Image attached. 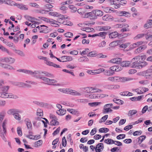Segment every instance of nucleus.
Returning a JSON list of instances; mask_svg holds the SVG:
<instances>
[{
  "label": "nucleus",
  "mask_w": 152,
  "mask_h": 152,
  "mask_svg": "<svg viewBox=\"0 0 152 152\" xmlns=\"http://www.w3.org/2000/svg\"><path fill=\"white\" fill-rule=\"evenodd\" d=\"M119 35V34L117 32L115 31L110 33L109 37L110 39H114L118 37Z\"/></svg>",
  "instance_id": "obj_12"
},
{
  "label": "nucleus",
  "mask_w": 152,
  "mask_h": 152,
  "mask_svg": "<svg viewBox=\"0 0 152 152\" xmlns=\"http://www.w3.org/2000/svg\"><path fill=\"white\" fill-rule=\"evenodd\" d=\"M107 80L108 81L114 83L119 82H125L126 81L133 80V78L129 77H126L118 76H115L109 77L107 78Z\"/></svg>",
  "instance_id": "obj_1"
},
{
  "label": "nucleus",
  "mask_w": 152,
  "mask_h": 152,
  "mask_svg": "<svg viewBox=\"0 0 152 152\" xmlns=\"http://www.w3.org/2000/svg\"><path fill=\"white\" fill-rule=\"evenodd\" d=\"M58 17H59L60 18L57 19V22L59 23L63 24V21L65 20L63 19V17H64V15L60 14L59 15Z\"/></svg>",
  "instance_id": "obj_37"
},
{
  "label": "nucleus",
  "mask_w": 152,
  "mask_h": 152,
  "mask_svg": "<svg viewBox=\"0 0 152 152\" xmlns=\"http://www.w3.org/2000/svg\"><path fill=\"white\" fill-rule=\"evenodd\" d=\"M120 95L123 96H128L129 94V92L125 91L121 92L120 93Z\"/></svg>",
  "instance_id": "obj_63"
},
{
  "label": "nucleus",
  "mask_w": 152,
  "mask_h": 152,
  "mask_svg": "<svg viewBox=\"0 0 152 152\" xmlns=\"http://www.w3.org/2000/svg\"><path fill=\"white\" fill-rule=\"evenodd\" d=\"M125 134H120L117 136L116 138L118 140L123 139L125 137Z\"/></svg>",
  "instance_id": "obj_51"
},
{
  "label": "nucleus",
  "mask_w": 152,
  "mask_h": 152,
  "mask_svg": "<svg viewBox=\"0 0 152 152\" xmlns=\"http://www.w3.org/2000/svg\"><path fill=\"white\" fill-rule=\"evenodd\" d=\"M68 53L70 54L76 55L78 54V51L76 50H73V51H69Z\"/></svg>",
  "instance_id": "obj_54"
},
{
  "label": "nucleus",
  "mask_w": 152,
  "mask_h": 152,
  "mask_svg": "<svg viewBox=\"0 0 152 152\" xmlns=\"http://www.w3.org/2000/svg\"><path fill=\"white\" fill-rule=\"evenodd\" d=\"M89 50L88 48H86L85 49V50L82 51V53H81V55H82L83 54V55L86 54L87 53H89Z\"/></svg>",
  "instance_id": "obj_61"
},
{
  "label": "nucleus",
  "mask_w": 152,
  "mask_h": 152,
  "mask_svg": "<svg viewBox=\"0 0 152 152\" xmlns=\"http://www.w3.org/2000/svg\"><path fill=\"white\" fill-rule=\"evenodd\" d=\"M121 59L120 58H116L112 59L109 62L116 64H119L121 63Z\"/></svg>",
  "instance_id": "obj_14"
},
{
  "label": "nucleus",
  "mask_w": 152,
  "mask_h": 152,
  "mask_svg": "<svg viewBox=\"0 0 152 152\" xmlns=\"http://www.w3.org/2000/svg\"><path fill=\"white\" fill-rule=\"evenodd\" d=\"M17 132L19 136H21L22 135L21 128V127H18L17 128Z\"/></svg>",
  "instance_id": "obj_50"
},
{
  "label": "nucleus",
  "mask_w": 152,
  "mask_h": 152,
  "mask_svg": "<svg viewBox=\"0 0 152 152\" xmlns=\"http://www.w3.org/2000/svg\"><path fill=\"white\" fill-rule=\"evenodd\" d=\"M67 110L70 113L74 115H76L77 112V111L75 110L72 109H67Z\"/></svg>",
  "instance_id": "obj_36"
},
{
  "label": "nucleus",
  "mask_w": 152,
  "mask_h": 152,
  "mask_svg": "<svg viewBox=\"0 0 152 152\" xmlns=\"http://www.w3.org/2000/svg\"><path fill=\"white\" fill-rule=\"evenodd\" d=\"M89 98L90 99H97L98 96L97 94H91L90 95L88 96Z\"/></svg>",
  "instance_id": "obj_38"
},
{
  "label": "nucleus",
  "mask_w": 152,
  "mask_h": 152,
  "mask_svg": "<svg viewBox=\"0 0 152 152\" xmlns=\"http://www.w3.org/2000/svg\"><path fill=\"white\" fill-rule=\"evenodd\" d=\"M69 8L70 9L72 10V12H76L77 10V8L73 5H70L69 6Z\"/></svg>",
  "instance_id": "obj_45"
},
{
  "label": "nucleus",
  "mask_w": 152,
  "mask_h": 152,
  "mask_svg": "<svg viewBox=\"0 0 152 152\" xmlns=\"http://www.w3.org/2000/svg\"><path fill=\"white\" fill-rule=\"evenodd\" d=\"M26 124L27 129H29L32 128V124L31 121L28 118H26L24 120Z\"/></svg>",
  "instance_id": "obj_19"
},
{
  "label": "nucleus",
  "mask_w": 152,
  "mask_h": 152,
  "mask_svg": "<svg viewBox=\"0 0 152 152\" xmlns=\"http://www.w3.org/2000/svg\"><path fill=\"white\" fill-rule=\"evenodd\" d=\"M98 28L99 30L101 31L107 30L110 28V27L107 26H99Z\"/></svg>",
  "instance_id": "obj_32"
},
{
  "label": "nucleus",
  "mask_w": 152,
  "mask_h": 152,
  "mask_svg": "<svg viewBox=\"0 0 152 152\" xmlns=\"http://www.w3.org/2000/svg\"><path fill=\"white\" fill-rule=\"evenodd\" d=\"M0 49L3 51L6 52L8 54H10V52L8 50L4 47L1 45H0Z\"/></svg>",
  "instance_id": "obj_40"
},
{
  "label": "nucleus",
  "mask_w": 152,
  "mask_h": 152,
  "mask_svg": "<svg viewBox=\"0 0 152 152\" xmlns=\"http://www.w3.org/2000/svg\"><path fill=\"white\" fill-rule=\"evenodd\" d=\"M33 102L37 105L40 106L42 107H46L48 105V104L46 103L40 102L37 101H34Z\"/></svg>",
  "instance_id": "obj_16"
},
{
  "label": "nucleus",
  "mask_w": 152,
  "mask_h": 152,
  "mask_svg": "<svg viewBox=\"0 0 152 152\" xmlns=\"http://www.w3.org/2000/svg\"><path fill=\"white\" fill-rule=\"evenodd\" d=\"M145 47H140L135 50L134 51V53L138 54L144 50L145 49Z\"/></svg>",
  "instance_id": "obj_27"
},
{
  "label": "nucleus",
  "mask_w": 152,
  "mask_h": 152,
  "mask_svg": "<svg viewBox=\"0 0 152 152\" xmlns=\"http://www.w3.org/2000/svg\"><path fill=\"white\" fill-rule=\"evenodd\" d=\"M142 132L141 131H136L133 133V135L134 136L140 135L141 134Z\"/></svg>",
  "instance_id": "obj_60"
},
{
  "label": "nucleus",
  "mask_w": 152,
  "mask_h": 152,
  "mask_svg": "<svg viewBox=\"0 0 152 152\" xmlns=\"http://www.w3.org/2000/svg\"><path fill=\"white\" fill-rule=\"evenodd\" d=\"M42 72V73L39 74L34 75V77H36L37 78L42 79L45 82H46L47 84L49 85L50 79L44 77H42L41 76L43 75H42V74H43L45 75V76L50 77H51L53 75L48 72Z\"/></svg>",
  "instance_id": "obj_2"
},
{
  "label": "nucleus",
  "mask_w": 152,
  "mask_h": 152,
  "mask_svg": "<svg viewBox=\"0 0 152 152\" xmlns=\"http://www.w3.org/2000/svg\"><path fill=\"white\" fill-rule=\"evenodd\" d=\"M13 50L16 53L21 56H25V55L23 52L20 50L13 49Z\"/></svg>",
  "instance_id": "obj_30"
},
{
  "label": "nucleus",
  "mask_w": 152,
  "mask_h": 152,
  "mask_svg": "<svg viewBox=\"0 0 152 152\" xmlns=\"http://www.w3.org/2000/svg\"><path fill=\"white\" fill-rule=\"evenodd\" d=\"M42 144V140H38L34 143V147L35 148H37L41 145Z\"/></svg>",
  "instance_id": "obj_31"
},
{
  "label": "nucleus",
  "mask_w": 152,
  "mask_h": 152,
  "mask_svg": "<svg viewBox=\"0 0 152 152\" xmlns=\"http://www.w3.org/2000/svg\"><path fill=\"white\" fill-rule=\"evenodd\" d=\"M5 113V111L1 112L0 113V121H2L4 119V114Z\"/></svg>",
  "instance_id": "obj_56"
},
{
  "label": "nucleus",
  "mask_w": 152,
  "mask_h": 152,
  "mask_svg": "<svg viewBox=\"0 0 152 152\" xmlns=\"http://www.w3.org/2000/svg\"><path fill=\"white\" fill-rule=\"evenodd\" d=\"M152 26V20H149L147 21V23L145 24L144 27V28H150Z\"/></svg>",
  "instance_id": "obj_25"
},
{
  "label": "nucleus",
  "mask_w": 152,
  "mask_h": 152,
  "mask_svg": "<svg viewBox=\"0 0 152 152\" xmlns=\"http://www.w3.org/2000/svg\"><path fill=\"white\" fill-rule=\"evenodd\" d=\"M119 14L120 16H124L127 17H130V14L128 12L126 11H121L119 12Z\"/></svg>",
  "instance_id": "obj_23"
},
{
  "label": "nucleus",
  "mask_w": 152,
  "mask_h": 152,
  "mask_svg": "<svg viewBox=\"0 0 152 152\" xmlns=\"http://www.w3.org/2000/svg\"><path fill=\"white\" fill-rule=\"evenodd\" d=\"M115 86H114L113 85L106 84L104 85L103 86V87L106 89L111 90L113 88H115Z\"/></svg>",
  "instance_id": "obj_26"
},
{
  "label": "nucleus",
  "mask_w": 152,
  "mask_h": 152,
  "mask_svg": "<svg viewBox=\"0 0 152 152\" xmlns=\"http://www.w3.org/2000/svg\"><path fill=\"white\" fill-rule=\"evenodd\" d=\"M111 140L112 139H107L104 140V142L108 144H111Z\"/></svg>",
  "instance_id": "obj_64"
},
{
  "label": "nucleus",
  "mask_w": 152,
  "mask_h": 152,
  "mask_svg": "<svg viewBox=\"0 0 152 152\" xmlns=\"http://www.w3.org/2000/svg\"><path fill=\"white\" fill-rule=\"evenodd\" d=\"M17 112H19L18 110L15 109H12L7 111V113L8 115H14Z\"/></svg>",
  "instance_id": "obj_18"
},
{
  "label": "nucleus",
  "mask_w": 152,
  "mask_h": 152,
  "mask_svg": "<svg viewBox=\"0 0 152 152\" xmlns=\"http://www.w3.org/2000/svg\"><path fill=\"white\" fill-rule=\"evenodd\" d=\"M66 112V111L64 109H59L56 111V113L59 115H64Z\"/></svg>",
  "instance_id": "obj_24"
},
{
  "label": "nucleus",
  "mask_w": 152,
  "mask_h": 152,
  "mask_svg": "<svg viewBox=\"0 0 152 152\" xmlns=\"http://www.w3.org/2000/svg\"><path fill=\"white\" fill-rule=\"evenodd\" d=\"M4 61L10 64H12L14 63L15 61V59L11 57H7L5 58L4 59Z\"/></svg>",
  "instance_id": "obj_17"
},
{
  "label": "nucleus",
  "mask_w": 152,
  "mask_h": 152,
  "mask_svg": "<svg viewBox=\"0 0 152 152\" xmlns=\"http://www.w3.org/2000/svg\"><path fill=\"white\" fill-rule=\"evenodd\" d=\"M26 83H24L22 82H17L16 83V85L20 87L23 88H31V86L29 84H36L34 82H32L29 81H26Z\"/></svg>",
  "instance_id": "obj_3"
},
{
  "label": "nucleus",
  "mask_w": 152,
  "mask_h": 152,
  "mask_svg": "<svg viewBox=\"0 0 152 152\" xmlns=\"http://www.w3.org/2000/svg\"><path fill=\"white\" fill-rule=\"evenodd\" d=\"M121 66L122 68L124 67H128L130 64V62L129 61H123L121 63Z\"/></svg>",
  "instance_id": "obj_22"
},
{
  "label": "nucleus",
  "mask_w": 152,
  "mask_h": 152,
  "mask_svg": "<svg viewBox=\"0 0 152 152\" xmlns=\"http://www.w3.org/2000/svg\"><path fill=\"white\" fill-rule=\"evenodd\" d=\"M37 113L38 115L42 116L43 114V112L42 110L40 108H38L37 110Z\"/></svg>",
  "instance_id": "obj_53"
},
{
  "label": "nucleus",
  "mask_w": 152,
  "mask_h": 152,
  "mask_svg": "<svg viewBox=\"0 0 152 152\" xmlns=\"http://www.w3.org/2000/svg\"><path fill=\"white\" fill-rule=\"evenodd\" d=\"M148 64L145 61L140 62L137 66L135 68L136 69H140L145 67Z\"/></svg>",
  "instance_id": "obj_13"
},
{
  "label": "nucleus",
  "mask_w": 152,
  "mask_h": 152,
  "mask_svg": "<svg viewBox=\"0 0 152 152\" xmlns=\"http://www.w3.org/2000/svg\"><path fill=\"white\" fill-rule=\"evenodd\" d=\"M61 130V128L60 127H59L53 133V136H55Z\"/></svg>",
  "instance_id": "obj_57"
},
{
  "label": "nucleus",
  "mask_w": 152,
  "mask_h": 152,
  "mask_svg": "<svg viewBox=\"0 0 152 152\" xmlns=\"http://www.w3.org/2000/svg\"><path fill=\"white\" fill-rule=\"evenodd\" d=\"M91 90L92 91V93L94 92H101L103 91L102 90L100 89L92 87H91Z\"/></svg>",
  "instance_id": "obj_35"
},
{
  "label": "nucleus",
  "mask_w": 152,
  "mask_h": 152,
  "mask_svg": "<svg viewBox=\"0 0 152 152\" xmlns=\"http://www.w3.org/2000/svg\"><path fill=\"white\" fill-rule=\"evenodd\" d=\"M57 119H52L50 122V125H57L59 124V122L57 121Z\"/></svg>",
  "instance_id": "obj_33"
},
{
  "label": "nucleus",
  "mask_w": 152,
  "mask_h": 152,
  "mask_svg": "<svg viewBox=\"0 0 152 152\" xmlns=\"http://www.w3.org/2000/svg\"><path fill=\"white\" fill-rule=\"evenodd\" d=\"M9 88V87L8 86H4V81L2 80L0 81V91L7 92Z\"/></svg>",
  "instance_id": "obj_8"
},
{
  "label": "nucleus",
  "mask_w": 152,
  "mask_h": 152,
  "mask_svg": "<svg viewBox=\"0 0 152 152\" xmlns=\"http://www.w3.org/2000/svg\"><path fill=\"white\" fill-rule=\"evenodd\" d=\"M49 14L51 16L55 17H58L60 14L57 12H50L49 13Z\"/></svg>",
  "instance_id": "obj_43"
},
{
  "label": "nucleus",
  "mask_w": 152,
  "mask_h": 152,
  "mask_svg": "<svg viewBox=\"0 0 152 152\" xmlns=\"http://www.w3.org/2000/svg\"><path fill=\"white\" fill-rule=\"evenodd\" d=\"M19 71L20 72H22L26 74L33 75V76H34V75L39 74L42 73V72H40L39 71H34V72H33L31 70L24 69H19Z\"/></svg>",
  "instance_id": "obj_7"
},
{
  "label": "nucleus",
  "mask_w": 152,
  "mask_h": 152,
  "mask_svg": "<svg viewBox=\"0 0 152 152\" xmlns=\"http://www.w3.org/2000/svg\"><path fill=\"white\" fill-rule=\"evenodd\" d=\"M139 56H137L133 58L131 62L132 63V67L133 68H135L141 61Z\"/></svg>",
  "instance_id": "obj_6"
},
{
  "label": "nucleus",
  "mask_w": 152,
  "mask_h": 152,
  "mask_svg": "<svg viewBox=\"0 0 152 152\" xmlns=\"http://www.w3.org/2000/svg\"><path fill=\"white\" fill-rule=\"evenodd\" d=\"M113 18L112 16H109L108 15H106L102 17V19L104 21H109L112 19Z\"/></svg>",
  "instance_id": "obj_29"
},
{
  "label": "nucleus",
  "mask_w": 152,
  "mask_h": 152,
  "mask_svg": "<svg viewBox=\"0 0 152 152\" xmlns=\"http://www.w3.org/2000/svg\"><path fill=\"white\" fill-rule=\"evenodd\" d=\"M6 104V102L5 100H3L0 99V106L4 107Z\"/></svg>",
  "instance_id": "obj_59"
},
{
  "label": "nucleus",
  "mask_w": 152,
  "mask_h": 152,
  "mask_svg": "<svg viewBox=\"0 0 152 152\" xmlns=\"http://www.w3.org/2000/svg\"><path fill=\"white\" fill-rule=\"evenodd\" d=\"M62 60H63L62 62H65L67 61H72L73 59L72 58L71 56H63L60 57Z\"/></svg>",
  "instance_id": "obj_15"
},
{
  "label": "nucleus",
  "mask_w": 152,
  "mask_h": 152,
  "mask_svg": "<svg viewBox=\"0 0 152 152\" xmlns=\"http://www.w3.org/2000/svg\"><path fill=\"white\" fill-rule=\"evenodd\" d=\"M93 13L95 14L96 17L97 16L101 17L103 15V12L100 10H95L93 11Z\"/></svg>",
  "instance_id": "obj_21"
},
{
  "label": "nucleus",
  "mask_w": 152,
  "mask_h": 152,
  "mask_svg": "<svg viewBox=\"0 0 152 152\" xmlns=\"http://www.w3.org/2000/svg\"><path fill=\"white\" fill-rule=\"evenodd\" d=\"M102 7L104 8V11L107 13H110L113 12V11L112 10L110 7Z\"/></svg>",
  "instance_id": "obj_39"
},
{
  "label": "nucleus",
  "mask_w": 152,
  "mask_h": 152,
  "mask_svg": "<svg viewBox=\"0 0 152 152\" xmlns=\"http://www.w3.org/2000/svg\"><path fill=\"white\" fill-rule=\"evenodd\" d=\"M85 92L86 93H92V91L91 90V87H88L85 89Z\"/></svg>",
  "instance_id": "obj_52"
},
{
  "label": "nucleus",
  "mask_w": 152,
  "mask_h": 152,
  "mask_svg": "<svg viewBox=\"0 0 152 152\" xmlns=\"http://www.w3.org/2000/svg\"><path fill=\"white\" fill-rule=\"evenodd\" d=\"M63 24L70 26H71L72 25V23L70 21L67 20L64 21L63 22Z\"/></svg>",
  "instance_id": "obj_49"
},
{
  "label": "nucleus",
  "mask_w": 152,
  "mask_h": 152,
  "mask_svg": "<svg viewBox=\"0 0 152 152\" xmlns=\"http://www.w3.org/2000/svg\"><path fill=\"white\" fill-rule=\"evenodd\" d=\"M144 35L145 34H138L134 38V39H137L142 38L144 36Z\"/></svg>",
  "instance_id": "obj_55"
},
{
  "label": "nucleus",
  "mask_w": 152,
  "mask_h": 152,
  "mask_svg": "<svg viewBox=\"0 0 152 152\" xmlns=\"http://www.w3.org/2000/svg\"><path fill=\"white\" fill-rule=\"evenodd\" d=\"M19 113V112H17V113H16L13 116L14 118L16 120L18 121H20L21 119V116L18 113Z\"/></svg>",
  "instance_id": "obj_42"
},
{
  "label": "nucleus",
  "mask_w": 152,
  "mask_h": 152,
  "mask_svg": "<svg viewBox=\"0 0 152 152\" xmlns=\"http://www.w3.org/2000/svg\"><path fill=\"white\" fill-rule=\"evenodd\" d=\"M152 73V71H151V69H148L146 71L140 72V74L143 76L147 77L150 76Z\"/></svg>",
  "instance_id": "obj_9"
},
{
  "label": "nucleus",
  "mask_w": 152,
  "mask_h": 152,
  "mask_svg": "<svg viewBox=\"0 0 152 152\" xmlns=\"http://www.w3.org/2000/svg\"><path fill=\"white\" fill-rule=\"evenodd\" d=\"M104 148V145L103 143H100L97 144L95 147L96 152H101Z\"/></svg>",
  "instance_id": "obj_10"
},
{
  "label": "nucleus",
  "mask_w": 152,
  "mask_h": 152,
  "mask_svg": "<svg viewBox=\"0 0 152 152\" xmlns=\"http://www.w3.org/2000/svg\"><path fill=\"white\" fill-rule=\"evenodd\" d=\"M30 5L32 7H35L37 8H39V6L36 3H30Z\"/></svg>",
  "instance_id": "obj_58"
},
{
  "label": "nucleus",
  "mask_w": 152,
  "mask_h": 152,
  "mask_svg": "<svg viewBox=\"0 0 152 152\" xmlns=\"http://www.w3.org/2000/svg\"><path fill=\"white\" fill-rule=\"evenodd\" d=\"M16 6L18 8L23 10H27L28 8L25 5L22 4H16Z\"/></svg>",
  "instance_id": "obj_20"
},
{
  "label": "nucleus",
  "mask_w": 152,
  "mask_h": 152,
  "mask_svg": "<svg viewBox=\"0 0 152 152\" xmlns=\"http://www.w3.org/2000/svg\"><path fill=\"white\" fill-rule=\"evenodd\" d=\"M137 113V111L135 110H132L129 111L128 115L129 116H132L135 114Z\"/></svg>",
  "instance_id": "obj_48"
},
{
  "label": "nucleus",
  "mask_w": 152,
  "mask_h": 152,
  "mask_svg": "<svg viewBox=\"0 0 152 152\" xmlns=\"http://www.w3.org/2000/svg\"><path fill=\"white\" fill-rule=\"evenodd\" d=\"M98 96L97 99H101L104 97L108 96V95L107 94H97Z\"/></svg>",
  "instance_id": "obj_41"
},
{
  "label": "nucleus",
  "mask_w": 152,
  "mask_h": 152,
  "mask_svg": "<svg viewBox=\"0 0 152 152\" xmlns=\"http://www.w3.org/2000/svg\"><path fill=\"white\" fill-rule=\"evenodd\" d=\"M122 68L121 65H117L111 66L110 68V69L113 71L118 72L122 70Z\"/></svg>",
  "instance_id": "obj_11"
},
{
  "label": "nucleus",
  "mask_w": 152,
  "mask_h": 152,
  "mask_svg": "<svg viewBox=\"0 0 152 152\" xmlns=\"http://www.w3.org/2000/svg\"><path fill=\"white\" fill-rule=\"evenodd\" d=\"M66 139L65 137H63L62 138V146L64 147H65L66 145Z\"/></svg>",
  "instance_id": "obj_47"
},
{
  "label": "nucleus",
  "mask_w": 152,
  "mask_h": 152,
  "mask_svg": "<svg viewBox=\"0 0 152 152\" xmlns=\"http://www.w3.org/2000/svg\"><path fill=\"white\" fill-rule=\"evenodd\" d=\"M146 138V136L145 135H142L138 137L137 139H138V143L139 144L141 143Z\"/></svg>",
  "instance_id": "obj_34"
},
{
  "label": "nucleus",
  "mask_w": 152,
  "mask_h": 152,
  "mask_svg": "<svg viewBox=\"0 0 152 152\" xmlns=\"http://www.w3.org/2000/svg\"><path fill=\"white\" fill-rule=\"evenodd\" d=\"M120 42V41L118 40L113 41L110 44L109 46L112 47L116 46L118 45Z\"/></svg>",
  "instance_id": "obj_28"
},
{
  "label": "nucleus",
  "mask_w": 152,
  "mask_h": 152,
  "mask_svg": "<svg viewBox=\"0 0 152 152\" xmlns=\"http://www.w3.org/2000/svg\"><path fill=\"white\" fill-rule=\"evenodd\" d=\"M92 14H91V15H90V18L91 19H95L97 18V17H96V16L95 14L93 13V11H92Z\"/></svg>",
  "instance_id": "obj_62"
},
{
  "label": "nucleus",
  "mask_w": 152,
  "mask_h": 152,
  "mask_svg": "<svg viewBox=\"0 0 152 152\" xmlns=\"http://www.w3.org/2000/svg\"><path fill=\"white\" fill-rule=\"evenodd\" d=\"M64 35L66 37L71 38L72 37L73 34L70 32H68L65 33Z\"/></svg>",
  "instance_id": "obj_46"
},
{
  "label": "nucleus",
  "mask_w": 152,
  "mask_h": 152,
  "mask_svg": "<svg viewBox=\"0 0 152 152\" xmlns=\"http://www.w3.org/2000/svg\"><path fill=\"white\" fill-rule=\"evenodd\" d=\"M108 116L107 115H105L102 117L100 120L99 122L101 123L102 122H104L107 118Z\"/></svg>",
  "instance_id": "obj_44"
},
{
  "label": "nucleus",
  "mask_w": 152,
  "mask_h": 152,
  "mask_svg": "<svg viewBox=\"0 0 152 152\" xmlns=\"http://www.w3.org/2000/svg\"><path fill=\"white\" fill-rule=\"evenodd\" d=\"M64 92L73 96H80L82 95L81 93L77 92L76 91L69 88L66 89L64 91Z\"/></svg>",
  "instance_id": "obj_5"
},
{
  "label": "nucleus",
  "mask_w": 152,
  "mask_h": 152,
  "mask_svg": "<svg viewBox=\"0 0 152 152\" xmlns=\"http://www.w3.org/2000/svg\"><path fill=\"white\" fill-rule=\"evenodd\" d=\"M0 97L4 98L17 99L18 98V96L16 95L3 91H0Z\"/></svg>",
  "instance_id": "obj_4"
}]
</instances>
